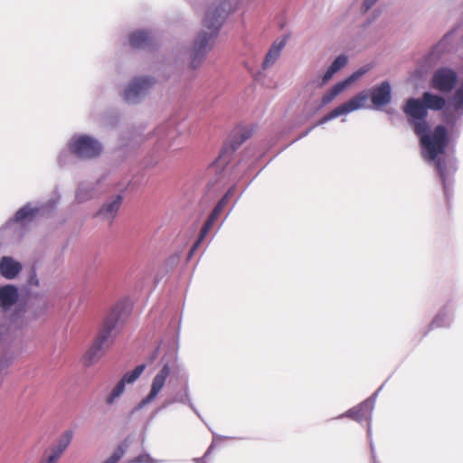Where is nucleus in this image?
I'll list each match as a JSON object with an SVG mask.
<instances>
[{"instance_id": "nucleus-29", "label": "nucleus", "mask_w": 463, "mask_h": 463, "mask_svg": "<svg viewBox=\"0 0 463 463\" xmlns=\"http://www.w3.org/2000/svg\"><path fill=\"white\" fill-rule=\"evenodd\" d=\"M377 1L378 0H363L361 6L363 12H367L370 10L377 3Z\"/></svg>"}, {"instance_id": "nucleus-27", "label": "nucleus", "mask_w": 463, "mask_h": 463, "mask_svg": "<svg viewBox=\"0 0 463 463\" xmlns=\"http://www.w3.org/2000/svg\"><path fill=\"white\" fill-rule=\"evenodd\" d=\"M451 105L455 110L463 108V89H458V90L455 92Z\"/></svg>"}, {"instance_id": "nucleus-34", "label": "nucleus", "mask_w": 463, "mask_h": 463, "mask_svg": "<svg viewBox=\"0 0 463 463\" xmlns=\"http://www.w3.org/2000/svg\"><path fill=\"white\" fill-rule=\"evenodd\" d=\"M439 90H442L443 89H442V88H439Z\"/></svg>"}, {"instance_id": "nucleus-4", "label": "nucleus", "mask_w": 463, "mask_h": 463, "mask_svg": "<svg viewBox=\"0 0 463 463\" xmlns=\"http://www.w3.org/2000/svg\"><path fill=\"white\" fill-rule=\"evenodd\" d=\"M449 34H446L432 50L422 56L407 77L408 84H418L426 79L430 70L438 62Z\"/></svg>"}, {"instance_id": "nucleus-25", "label": "nucleus", "mask_w": 463, "mask_h": 463, "mask_svg": "<svg viewBox=\"0 0 463 463\" xmlns=\"http://www.w3.org/2000/svg\"><path fill=\"white\" fill-rule=\"evenodd\" d=\"M127 445H119L103 463H118L126 452Z\"/></svg>"}, {"instance_id": "nucleus-17", "label": "nucleus", "mask_w": 463, "mask_h": 463, "mask_svg": "<svg viewBox=\"0 0 463 463\" xmlns=\"http://www.w3.org/2000/svg\"><path fill=\"white\" fill-rule=\"evenodd\" d=\"M371 406L367 402H363L347 411V416L356 421L367 420L371 414Z\"/></svg>"}, {"instance_id": "nucleus-20", "label": "nucleus", "mask_w": 463, "mask_h": 463, "mask_svg": "<svg viewBox=\"0 0 463 463\" xmlns=\"http://www.w3.org/2000/svg\"><path fill=\"white\" fill-rule=\"evenodd\" d=\"M370 70L369 65H364L355 71H354L350 76H348L343 81L337 83L335 87H348L352 84L356 83L364 74H366Z\"/></svg>"}, {"instance_id": "nucleus-6", "label": "nucleus", "mask_w": 463, "mask_h": 463, "mask_svg": "<svg viewBox=\"0 0 463 463\" xmlns=\"http://www.w3.org/2000/svg\"><path fill=\"white\" fill-rule=\"evenodd\" d=\"M70 148L74 155L80 158L96 157L102 151V146L98 140L85 135L72 139Z\"/></svg>"}, {"instance_id": "nucleus-22", "label": "nucleus", "mask_w": 463, "mask_h": 463, "mask_svg": "<svg viewBox=\"0 0 463 463\" xmlns=\"http://www.w3.org/2000/svg\"><path fill=\"white\" fill-rule=\"evenodd\" d=\"M222 212L218 211L217 209L213 208L210 215L207 217L205 222L203 223L201 232H200V240L197 241L196 244L200 242L201 240L204 238V236L209 232V231L213 226L214 222L218 219L219 215Z\"/></svg>"}, {"instance_id": "nucleus-15", "label": "nucleus", "mask_w": 463, "mask_h": 463, "mask_svg": "<svg viewBox=\"0 0 463 463\" xmlns=\"http://www.w3.org/2000/svg\"><path fill=\"white\" fill-rule=\"evenodd\" d=\"M72 439V431H65L61 437L58 445L52 449L51 455L48 456L46 461L49 463H56L64 450L68 448Z\"/></svg>"}, {"instance_id": "nucleus-2", "label": "nucleus", "mask_w": 463, "mask_h": 463, "mask_svg": "<svg viewBox=\"0 0 463 463\" xmlns=\"http://www.w3.org/2000/svg\"><path fill=\"white\" fill-rule=\"evenodd\" d=\"M239 0H222L213 2L206 8L203 28L198 33L191 52V64L199 66L212 48V42L217 36L227 14L234 9Z\"/></svg>"}, {"instance_id": "nucleus-5", "label": "nucleus", "mask_w": 463, "mask_h": 463, "mask_svg": "<svg viewBox=\"0 0 463 463\" xmlns=\"http://www.w3.org/2000/svg\"><path fill=\"white\" fill-rule=\"evenodd\" d=\"M253 131L254 128L252 126L236 128L232 133L230 144L223 146L215 161L217 166L223 167L228 165L232 157V154L252 136Z\"/></svg>"}, {"instance_id": "nucleus-3", "label": "nucleus", "mask_w": 463, "mask_h": 463, "mask_svg": "<svg viewBox=\"0 0 463 463\" xmlns=\"http://www.w3.org/2000/svg\"><path fill=\"white\" fill-rule=\"evenodd\" d=\"M119 318L120 309L118 307L112 308L105 317L92 345L81 358L84 365L90 366L96 364L113 344L118 334L117 327Z\"/></svg>"}, {"instance_id": "nucleus-30", "label": "nucleus", "mask_w": 463, "mask_h": 463, "mask_svg": "<svg viewBox=\"0 0 463 463\" xmlns=\"http://www.w3.org/2000/svg\"><path fill=\"white\" fill-rule=\"evenodd\" d=\"M379 87H383V88L391 87V84L388 81H383Z\"/></svg>"}, {"instance_id": "nucleus-21", "label": "nucleus", "mask_w": 463, "mask_h": 463, "mask_svg": "<svg viewBox=\"0 0 463 463\" xmlns=\"http://www.w3.org/2000/svg\"><path fill=\"white\" fill-rule=\"evenodd\" d=\"M149 34L145 31H137L130 34L129 43L132 47H145L149 41Z\"/></svg>"}, {"instance_id": "nucleus-16", "label": "nucleus", "mask_w": 463, "mask_h": 463, "mask_svg": "<svg viewBox=\"0 0 463 463\" xmlns=\"http://www.w3.org/2000/svg\"><path fill=\"white\" fill-rule=\"evenodd\" d=\"M122 203V196L117 195L114 199L104 203L99 211V215L105 219H113L118 213Z\"/></svg>"}, {"instance_id": "nucleus-12", "label": "nucleus", "mask_w": 463, "mask_h": 463, "mask_svg": "<svg viewBox=\"0 0 463 463\" xmlns=\"http://www.w3.org/2000/svg\"><path fill=\"white\" fill-rule=\"evenodd\" d=\"M346 54L338 55L328 66L325 72L318 76L317 83L321 86L327 84L335 73L344 69L348 63Z\"/></svg>"}, {"instance_id": "nucleus-7", "label": "nucleus", "mask_w": 463, "mask_h": 463, "mask_svg": "<svg viewBox=\"0 0 463 463\" xmlns=\"http://www.w3.org/2000/svg\"><path fill=\"white\" fill-rule=\"evenodd\" d=\"M368 99L369 96L365 92L359 93L347 102L336 107L323 118H321L317 125L325 124L333 118L348 114L355 109L364 107L368 101Z\"/></svg>"}, {"instance_id": "nucleus-31", "label": "nucleus", "mask_w": 463, "mask_h": 463, "mask_svg": "<svg viewBox=\"0 0 463 463\" xmlns=\"http://www.w3.org/2000/svg\"><path fill=\"white\" fill-rule=\"evenodd\" d=\"M133 462H135V463H140V462H142V459H141L140 458H136L135 460H133Z\"/></svg>"}, {"instance_id": "nucleus-32", "label": "nucleus", "mask_w": 463, "mask_h": 463, "mask_svg": "<svg viewBox=\"0 0 463 463\" xmlns=\"http://www.w3.org/2000/svg\"><path fill=\"white\" fill-rule=\"evenodd\" d=\"M194 248H196V244H195V245H194ZM194 250V249H192L191 253L193 252V250Z\"/></svg>"}, {"instance_id": "nucleus-23", "label": "nucleus", "mask_w": 463, "mask_h": 463, "mask_svg": "<svg viewBox=\"0 0 463 463\" xmlns=\"http://www.w3.org/2000/svg\"><path fill=\"white\" fill-rule=\"evenodd\" d=\"M343 89H331L330 91L326 92L321 99L319 104L317 105V109H321L322 108H324L325 106L328 105L329 103H331L336 97L337 95L340 93V91L342 90Z\"/></svg>"}, {"instance_id": "nucleus-14", "label": "nucleus", "mask_w": 463, "mask_h": 463, "mask_svg": "<svg viewBox=\"0 0 463 463\" xmlns=\"http://www.w3.org/2000/svg\"><path fill=\"white\" fill-rule=\"evenodd\" d=\"M18 290L13 285L0 288V307L4 309L10 308L18 300Z\"/></svg>"}, {"instance_id": "nucleus-26", "label": "nucleus", "mask_w": 463, "mask_h": 463, "mask_svg": "<svg viewBox=\"0 0 463 463\" xmlns=\"http://www.w3.org/2000/svg\"><path fill=\"white\" fill-rule=\"evenodd\" d=\"M156 82L155 80L148 76H141L135 80L133 84L130 87H151L155 85Z\"/></svg>"}, {"instance_id": "nucleus-1", "label": "nucleus", "mask_w": 463, "mask_h": 463, "mask_svg": "<svg viewBox=\"0 0 463 463\" xmlns=\"http://www.w3.org/2000/svg\"><path fill=\"white\" fill-rule=\"evenodd\" d=\"M446 106L447 100L445 98L430 92H424L420 99H408L403 107V112L408 117V122L412 127L414 133L420 137V143L425 150V157L429 161L435 162L445 196L448 198L446 163L444 160L438 158L439 155L445 153L448 146V132L444 126L439 125L431 134H429V124L426 120L428 109L441 110Z\"/></svg>"}, {"instance_id": "nucleus-10", "label": "nucleus", "mask_w": 463, "mask_h": 463, "mask_svg": "<svg viewBox=\"0 0 463 463\" xmlns=\"http://www.w3.org/2000/svg\"><path fill=\"white\" fill-rule=\"evenodd\" d=\"M458 73L449 66L438 68L432 75L433 87H456L458 83Z\"/></svg>"}, {"instance_id": "nucleus-24", "label": "nucleus", "mask_w": 463, "mask_h": 463, "mask_svg": "<svg viewBox=\"0 0 463 463\" xmlns=\"http://www.w3.org/2000/svg\"><path fill=\"white\" fill-rule=\"evenodd\" d=\"M35 213V211L28 206H24L19 209L15 215L14 219L16 222H23L24 220L32 218Z\"/></svg>"}, {"instance_id": "nucleus-18", "label": "nucleus", "mask_w": 463, "mask_h": 463, "mask_svg": "<svg viewBox=\"0 0 463 463\" xmlns=\"http://www.w3.org/2000/svg\"><path fill=\"white\" fill-rule=\"evenodd\" d=\"M391 89H375L372 93V103L375 108L387 105L391 100Z\"/></svg>"}, {"instance_id": "nucleus-28", "label": "nucleus", "mask_w": 463, "mask_h": 463, "mask_svg": "<svg viewBox=\"0 0 463 463\" xmlns=\"http://www.w3.org/2000/svg\"><path fill=\"white\" fill-rule=\"evenodd\" d=\"M232 188L229 189V191L220 199V201L215 205V209L220 212H222L223 208L226 206L230 196L232 195Z\"/></svg>"}, {"instance_id": "nucleus-33", "label": "nucleus", "mask_w": 463, "mask_h": 463, "mask_svg": "<svg viewBox=\"0 0 463 463\" xmlns=\"http://www.w3.org/2000/svg\"><path fill=\"white\" fill-rule=\"evenodd\" d=\"M42 463H49V462L45 460L44 462H42Z\"/></svg>"}, {"instance_id": "nucleus-11", "label": "nucleus", "mask_w": 463, "mask_h": 463, "mask_svg": "<svg viewBox=\"0 0 463 463\" xmlns=\"http://www.w3.org/2000/svg\"><path fill=\"white\" fill-rule=\"evenodd\" d=\"M288 36L284 35L280 38L276 39L270 45L267 52L265 58L262 61V68L264 70L273 66L280 58L282 51L287 45Z\"/></svg>"}, {"instance_id": "nucleus-19", "label": "nucleus", "mask_w": 463, "mask_h": 463, "mask_svg": "<svg viewBox=\"0 0 463 463\" xmlns=\"http://www.w3.org/2000/svg\"><path fill=\"white\" fill-rule=\"evenodd\" d=\"M147 90L148 89H126L123 97L128 103L135 104L146 96Z\"/></svg>"}, {"instance_id": "nucleus-9", "label": "nucleus", "mask_w": 463, "mask_h": 463, "mask_svg": "<svg viewBox=\"0 0 463 463\" xmlns=\"http://www.w3.org/2000/svg\"><path fill=\"white\" fill-rule=\"evenodd\" d=\"M146 368L145 364L137 365L133 371L127 372L121 380L117 383V385L113 388L110 394L107 397L106 402L108 404H112L114 401L119 397L124 390L126 383H134L138 377L142 374Z\"/></svg>"}, {"instance_id": "nucleus-13", "label": "nucleus", "mask_w": 463, "mask_h": 463, "mask_svg": "<svg viewBox=\"0 0 463 463\" xmlns=\"http://www.w3.org/2000/svg\"><path fill=\"white\" fill-rule=\"evenodd\" d=\"M22 270L19 262L14 260L11 257H3L0 261V273L8 279H14Z\"/></svg>"}, {"instance_id": "nucleus-8", "label": "nucleus", "mask_w": 463, "mask_h": 463, "mask_svg": "<svg viewBox=\"0 0 463 463\" xmlns=\"http://www.w3.org/2000/svg\"><path fill=\"white\" fill-rule=\"evenodd\" d=\"M170 373H171V369H170L169 364H165L162 367V369L159 371V373L154 377L152 384H151L150 392L147 394V396L145 397L140 402V403L138 404V408H142V407L146 406V404L150 403L156 398L158 393L164 388L166 379L170 375Z\"/></svg>"}]
</instances>
